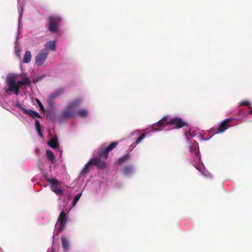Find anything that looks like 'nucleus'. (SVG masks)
Here are the masks:
<instances>
[{
  "mask_svg": "<svg viewBox=\"0 0 252 252\" xmlns=\"http://www.w3.org/2000/svg\"><path fill=\"white\" fill-rule=\"evenodd\" d=\"M118 144V142H113L105 148H101L98 151L97 157L91 158V161L93 165L96 166L99 169H104L106 167V163L100 158L107 159L108 157V153L111 151Z\"/></svg>",
  "mask_w": 252,
  "mask_h": 252,
  "instance_id": "1",
  "label": "nucleus"
},
{
  "mask_svg": "<svg viewBox=\"0 0 252 252\" xmlns=\"http://www.w3.org/2000/svg\"><path fill=\"white\" fill-rule=\"evenodd\" d=\"M6 83L8 87L6 90V92H13L16 95H18L21 86L30 85V80L28 77H25L22 80L16 82L13 78L8 77L7 79Z\"/></svg>",
  "mask_w": 252,
  "mask_h": 252,
  "instance_id": "2",
  "label": "nucleus"
},
{
  "mask_svg": "<svg viewBox=\"0 0 252 252\" xmlns=\"http://www.w3.org/2000/svg\"><path fill=\"white\" fill-rule=\"evenodd\" d=\"M82 103L81 99H77L69 103L59 116L61 120H66L76 117L75 108L78 107Z\"/></svg>",
  "mask_w": 252,
  "mask_h": 252,
  "instance_id": "3",
  "label": "nucleus"
},
{
  "mask_svg": "<svg viewBox=\"0 0 252 252\" xmlns=\"http://www.w3.org/2000/svg\"><path fill=\"white\" fill-rule=\"evenodd\" d=\"M168 125L173 126L175 128H180L184 126H188V123L182 118L175 117L169 120Z\"/></svg>",
  "mask_w": 252,
  "mask_h": 252,
  "instance_id": "4",
  "label": "nucleus"
},
{
  "mask_svg": "<svg viewBox=\"0 0 252 252\" xmlns=\"http://www.w3.org/2000/svg\"><path fill=\"white\" fill-rule=\"evenodd\" d=\"M231 121V120L230 119H226L224 120L220 124L217 128H212L210 130V132L214 133L213 135L223 132L230 126L229 123Z\"/></svg>",
  "mask_w": 252,
  "mask_h": 252,
  "instance_id": "5",
  "label": "nucleus"
},
{
  "mask_svg": "<svg viewBox=\"0 0 252 252\" xmlns=\"http://www.w3.org/2000/svg\"><path fill=\"white\" fill-rule=\"evenodd\" d=\"M48 52L46 49L41 50L35 58V63L37 66L42 65L47 58Z\"/></svg>",
  "mask_w": 252,
  "mask_h": 252,
  "instance_id": "6",
  "label": "nucleus"
},
{
  "mask_svg": "<svg viewBox=\"0 0 252 252\" xmlns=\"http://www.w3.org/2000/svg\"><path fill=\"white\" fill-rule=\"evenodd\" d=\"M18 108H19L23 112L28 115H29L32 118L34 119L35 118H41L42 117L38 113L32 110V109H26L20 104L17 105Z\"/></svg>",
  "mask_w": 252,
  "mask_h": 252,
  "instance_id": "7",
  "label": "nucleus"
},
{
  "mask_svg": "<svg viewBox=\"0 0 252 252\" xmlns=\"http://www.w3.org/2000/svg\"><path fill=\"white\" fill-rule=\"evenodd\" d=\"M58 25L54 17H50L49 19V30L51 32L56 33L58 32Z\"/></svg>",
  "mask_w": 252,
  "mask_h": 252,
  "instance_id": "8",
  "label": "nucleus"
},
{
  "mask_svg": "<svg viewBox=\"0 0 252 252\" xmlns=\"http://www.w3.org/2000/svg\"><path fill=\"white\" fill-rule=\"evenodd\" d=\"M64 89L63 88H60L57 90L49 95L48 97L49 102H50L53 101L55 98L60 97L64 93Z\"/></svg>",
  "mask_w": 252,
  "mask_h": 252,
  "instance_id": "9",
  "label": "nucleus"
},
{
  "mask_svg": "<svg viewBox=\"0 0 252 252\" xmlns=\"http://www.w3.org/2000/svg\"><path fill=\"white\" fill-rule=\"evenodd\" d=\"M66 220L67 219L66 217L65 213L63 211H62L60 213V215L58 219V222L60 224L59 227L58 228L60 231H61L64 227L65 224L66 222Z\"/></svg>",
  "mask_w": 252,
  "mask_h": 252,
  "instance_id": "10",
  "label": "nucleus"
},
{
  "mask_svg": "<svg viewBox=\"0 0 252 252\" xmlns=\"http://www.w3.org/2000/svg\"><path fill=\"white\" fill-rule=\"evenodd\" d=\"M168 117L165 116L163 118H162L160 120H159L158 123L155 124V126L153 127L154 130L158 131L160 130L161 129L160 128L164 124L168 125Z\"/></svg>",
  "mask_w": 252,
  "mask_h": 252,
  "instance_id": "11",
  "label": "nucleus"
},
{
  "mask_svg": "<svg viewBox=\"0 0 252 252\" xmlns=\"http://www.w3.org/2000/svg\"><path fill=\"white\" fill-rule=\"evenodd\" d=\"M93 165L92 163V161L91 159L89 161V162L85 165L84 168L82 170L81 172V175H85L86 174L88 173L91 170V167Z\"/></svg>",
  "mask_w": 252,
  "mask_h": 252,
  "instance_id": "12",
  "label": "nucleus"
},
{
  "mask_svg": "<svg viewBox=\"0 0 252 252\" xmlns=\"http://www.w3.org/2000/svg\"><path fill=\"white\" fill-rule=\"evenodd\" d=\"M61 241L63 250L64 251H68L69 247V243L67 239L65 237H63L61 238Z\"/></svg>",
  "mask_w": 252,
  "mask_h": 252,
  "instance_id": "13",
  "label": "nucleus"
},
{
  "mask_svg": "<svg viewBox=\"0 0 252 252\" xmlns=\"http://www.w3.org/2000/svg\"><path fill=\"white\" fill-rule=\"evenodd\" d=\"M45 48L47 50V49H49L51 51H54L56 50V44L55 41H48L45 45Z\"/></svg>",
  "mask_w": 252,
  "mask_h": 252,
  "instance_id": "14",
  "label": "nucleus"
},
{
  "mask_svg": "<svg viewBox=\"0 0 252 252\" xmlns=\"http://www.w3.org/2000/svg\"><path fill=\"white\" fill-rule=\"evenodd\" d=\"M46 156L52 163H55L56 159L53 153L50 150H46Z\"/></svg>",
  "mask_w": 252,
  "mask_h": 252,
  "instance_id": "15",
  "label": "nucleus"
},
{
  "mask_svg": "<svg viewBox=\"0 0 252 252\" xmlns=\"http://www.w3.org/2000/svg\"><path fill=\"white\" fill-rule=\"evenodd\" d=\"M32 59V54L30 51H26L24 56L23 63H29Z\"/></svg>",
  "mask_w": 252,
  "mask_h": 252,
  "instance_id": "16",
  "label": "nucleus"
},
{
  "mask_svg": "<svg viewBox=\"0 0 252 252\" xmlns=\"http://www.w3.org/2000/svg\"><path fill=\"white\" fill-rule=\"evenodd\" d=\"M88 111L87 109H80L76 113V116L86 118L88 115Z\"/></svg>",
  "mask_w": 252,
  "mask_h": 252,
  "instance_id": "17",
  "label": "nucleus"
},
{
  "mask_svg": "<svg viewBox=\"0 0 252 252\" xmlns=\"http://www.w3.org/2000/svg\"><path fill=\"white\" fill-rule=\"evenodd\" d=\"M51 189L52 191H53L55 193H56L58 195H62L63 194V190L58 186V185H55V186H52L51 187Z\"/></svg>",
  "mask_w": 252,
  "mask_h": 252,
  "instance_id": "18",
  "label": "nucleus"
},
{
  "mask_svg": "<svg viewBox=\"0 0 252 252\" xmlns=\"http://www.w3.org/2000/svg\"><path fill=\"white\" fill-rule=\"evenodd\" d=\"M197 145L195 144L192 145H190L189 148V152L193 155L194 158H195V156L196 157V158L197 157V154L198 153V152H197Z\"/></svg>",
  "mask_w": 252,
  "mask_h": 252,
  "instance_id": "19",
  "label": "nucleus"
},
{
  "mask_svg": "<svg viewBox=\"0 0 252 252\" xmlns=\"http://www.w3.org/2000/svg\"><path fill=\"white\" fill-rule=\"evenodd\" d=\"M48 145L53 148H57L59 146V143L57 139H51L48 142Z\"/></svg>",
  "mask_w": 252,
  "mask_h": 252,
  "instance_id": "20",
  "label": "nucleus"
},
{
  "mask_svg": "<svg viewBox=\"0 0 252 252\" xmlns=\"http://www.w3.org/2000/svg\"><path fill=\"white\" fill-rule=\"evenodd\" d=\"M130 158V156L128 154H127L124 156L123 157H122L120 158L118 160V163L119 164H121L124 162H125L126 160H128Z\"/></svg>",
  "mask_w": 252,
  "mask_h": 252,
  "instance_id": "21",
  "label": "nucleus"
},
{
  "mask_svg": "<svg viewBox=\"0 0 252 252\" xmlns=\"http://www.w3.org/2000/svg\"><path fill=\"white\" fill-rule=\"evenodd\" d=\"M132 172V167L131 166H126L123 169V173L125 175L130 174Z\"/></svg>",
  "mask_w": 252,
  "mask_h": 252,
  "instance_id": "22",
  "label": "nucleus"
},
{
  "mask_svg": "<svg viewBox=\"0 0 252 252\" xmlns=\"http://www.w3.org/2000/svg\"><path fill=\"white\" fill-rule=\"evenodd\" d=\"M47 182L52 186H55V185H58L59 184V182L55 179H49L48 178L47 179Z\"/></svg>",
  "mask_w": 252,
  "mask_h": 252,
  "instance_id": "23",
  "label": "nucleus"
},
{
  "mask_svg": "<svg viewBox=\"0 0 252 252\" xmlns=\"http://www.w3.org/2000/svg\"><path fill=\"white\" fill-rule=\"evenodd\" d=\"M82 194L81 193H78L74 197L72 205L73 206L75 205L79 199H80Z\"/></svg>",
  "mask_w": 252,
  "mask_h": 252,
  "instance_id": "24",
  "label": "nucleus"
},
{
  "mask_svg": "<svg viewBox=\"0 0 252 252\" xmlns=\"http://www.w3.org/2000/svg\"><path fill=\"white\" fill-rule=\"evenodd\" d=\"M35 101L37 102V103L38 104V105L40 109V110L42 111V112L44 113L45 110L43 105L41 103V101L37 98H36L35 99Z\"/></svg>",
  "mask_w": 252,
  "mask_h": 252,
  "instance_id": "25",
  "label": "nucleus"
},
{
  "mask_svg": "<svg viewBox=\"0 0 252 252\" xmlns=\"http://www.w3.org/2000/svg\"><path fill=\"white\" fill-rule=\"evenodd\" d=\"M146 137V134L145 133L142 134L136 140L135 142V145L138 144L143 139Z\"/></svg>",
  "mask_w": 252,
  "mask_h": 252,
  "instance_id": "26",
  "label": "nucleus"
},
{
  "mask_svg": "<svg viewBox=\"0 0 252 252\" xmlns=\"http://www.w3.org/2000/svg\"><path fill=\"white\" fill-rule=\"evenodd\" d=\"M35 125L36 126V129H39V128H41L39 122L37 120H36L35 121Z\"/></svg>",
  "mask_w": 252,
  "mask_h": 252,
  "instance_id": "27",
  "label": "nucleus"
},
{
  "mask_svg": "<svg viewBox=\"0 0 252 252\" xmlns=\"http://www.w3.org/2000/svg\"><path fill=\"white\" fill-rule=\"evenodd\" d=\"M250 105V103L248 101H244L241 103V106H249Z\"/></svg>",
  "mask_w": 252,
  "mask_h": 252,
  "instance_id": "28",
  "label": "nucleus"
},
{
  "mask_svg": "<svg viewBox=\"0 0 252 252\" xmlns=\"http://www.w3.org/2000/svg\"><path fill=\"white\" fill-rule=\"evenodd\" d=\"M36 130H37V131L38 132V135L40 137H42L43 136V134H42V132L41 131V128H39V129H36Z\"/></svg>",
  "mask_w": 252,
  "mask_h": 252,
  "instance_id": "29",
  "label": "nucleus"
},
{
  "mask_svg": "<svg viewBox=\"0 0 252 252\" xmlns=\"http://www.w3.org/2000/svg\"><path fill=\"white\" fill-rule=\"evenodd\" d=\"M252 114V109L251 111H250L249 112V115H251Z\"/></svg>",
  "mask_w": 252,
  "mask_h": 252,
  "instance_id": "30",
  "label": "nucleus"
},
{
  "mask_svg": "<svg viewBox=\"0 0 252 252\" xmlns=\"http://www.w3.org/2000/svg\"><path fill=\"white\" fill-rule=\"evenodd\" d=\"M22 17H19V22L21 21Z\"/></svg>",
  "mask_w": 252,
  "mask_h": 252,
  "instance_id": "31",
  "label": "nucleus"
},
{
  "mask_svg": "<svg viewBox=\"0 0 252 252\" xmlns=\"http://www.w3.org/2000/svg\"><path fill=\"white\" fill-rule=\"evenodd\" d=\"M55 250L52 248L51 250V252H54Z\"/></svg>",
  "mask_w": 252,
  "mask_h": 252,
  "instance_id": "32",
  "label": "nucleus"
},
{
  "mask_svg": "<svg viewBox=\"0 0 252 252\" xmlns=\"http://www.w3.org/2000/svg\"><path fill=\"white\" fill-rule=\"evenodd\" d=\"M195 168H196V169H197L198 170H200L199 167H198V166H195Z\"/></svg>",
  "mask_w": 252,
  "mask_h": 252,
  "instance_id": "33",
  "label": "nucleus"
},
{
  "mask_svg": "<svg viewBox=\"0 0 252 252\" xmlns=\"http://www.w3.org/2000/svg\"><path fill=\"white\" fill-rule=\"evenodd\" d=\"M241 112V110H239V114H240Z\"/></svg>",
  "mask_w": 252,
  "mask_h": 252,
  "instance_id": "34",
  "label": "nucleus"
}]
</instances>
